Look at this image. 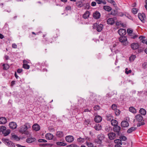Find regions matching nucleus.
<instances>
[{
  "mask_svg": "<svg viewBox=\"0 0 147 147\" xmlns=\"http://www.w3.org/2000/svg\"><path fill=\"white\" fill-rule=\"evenodd\" d=\"M57 137L59 138H61L63 136V132L61 131H57L56 134Z\"/></svg>",
  "mask_w": 147,
  "mask_h": 147,
  "instance_id": "obj_25",
  "label": "nucleus"
},
{
  "mask_svg": "<svg viewBox=\"0 0 147 147\" xmlns=\"http://www.w3.org/2000/svg\"><path fill=\"white\" fill-rule=\"evenodd\" d=\"M80 1H77L76 2L77 6L78 7H81L84 5V4L83 3L85 0H80Z\"/></svg>",
  "mask_w": 147,
  "mask_h": 147,
  "instance_id": "obj_13",
  "label": "nucleus"
},
{
  "mask_svg": "<svg viewBox=\"0 0 147 147\" xmlns=\"http://www.w3.org/2000/svg\"><path fill=\"white\" fill-rule=\"evenodd\" d=\"M145 124V123L144 122H139L137 123V127H139L141 125H143Z\"/></svg>",
  "mask_w": 147,
  "mask_h": 147,
  "instance_id": "obj_49",
  "label": "nucleus"
},
{
  "mask_svg": "<svg viewBox=\"0 0 147 147\" xmlns=\"http://www.w3.org/2000/svg\"><path fill=\"white\" fill-rule=\"evenodd\" d=\"M114 142L115 143L119 144L121 145H122V143L121 142V141L120 139H116L114 140Z\"/></svg>",
  "mask_w": 147,
  "mask_h": 147,
  "instance_id": "obj_39",
  "label": "nucleus"
},
{
  "mask_svg": "<svg viewBox=\"0 0 147 147\" xmlns=\"http://www.w3.org/2000/svg\"><path fill=\"white\" fill-rule=\"evenodd\" d=\"M107 1L111 3H113V5L114 6H115L116 4L115 2V1L113 0H107Z\"/></svg>",
  "mask_w": 147,
  "mask_h": 147,
  "instance_id": "obj_43",
  "label": "nucleus"
},
{
  "mask_svg": "<svg viewBox=\"0 0 147 147\" xmlns=\"http://www.w3.org/2000/svg\"><path fill=\"white\" fill-rule=\"evenodd\" d=\"M6 145L9 147H15L14 143L10 141L7 143V144Z\"/></svg>",
  "mask_w": 147,
  "mask_h": 147,
  "instance_id": "obj_29",
  "label": "nucleus"
},
{
  "mask_svg": "<svg viewBox=\"0 0 147 147\" xmlns=\"http://www.w3.org/2000/svg\"><path fill=\"white\" fill-rule=\"evenodd\" d=\"M93 26H96V30L98 32H100L103 28V25L101 24L97 25V23H95Z\"/></svg>",
  "mask_w": 147,
  "mask_h": 147,
  "instance_id": "obj_6",
  "label": "nucleus"
},
{
  "mask_svg": "<svg viewBox=\"0 0 147 147\" xmlns=\"http://www.w3.org/2000/svg\"><path fill=\"white\" fill-rule=\"evenodd\" d=\"M28 124V123H26L24 125L21 126L19 129V131L22 134L26 135L29 134V132L27 130Z\"/></svg>",
  "mask_w": 147,
  "mask_h": 147,
  "instance_id": "obj_1",
  "label": "nucleus"
},
{
  "mask_svg": "<svg viewBox=\"0 0 147 147\" xmlns=\"http://www.w3.org/2000/svg\"><path fill=\"white\" fill-rule=\"evenodd\" d=\"M100 108V107L99 105H96L94 107V110L96 111L98 110Z\"/></svg>",
  "mask_w": 147,
  "mask_h": 147,
  "instance_id": "obj_46",
  "label": "nucleus"
},
{
  "mask_svg": "<svg viewBox=\"0 0 147 147\" xmlns=\"http://www.w3.org/2000/svg\"><path fill=\"white\" fill-rule=\"evenodd\" d=\"M33 129L36 131H38L40 129V126L37 124H35L32 126Z\"/></svg>",
  "mask_w": 147,
  "mask_h": 147,
  "instance_id": "obj_19",
  "label": "nucleus"
},
{
  "mask_svg": "<svg viewBox=\"0 0 147 147\" xmlns=\"http://www.w3.org/2000/svg\"><path fill=\"white\" fill-rule=\"evenodd\" d=\"M65 139L67 142H71L74 140V138L73 136H68L65 137Z\"/></svg>",
  "mask_w": 147,
  "mask_h": 147,
  "instance_id": "obj_9",
  "label": "nucleus"
},
{
  "mask_svg": "<svg viewBox=\"0 0 147 147\" xmlns=\"http://www.w3.org/2000/svg\"><path fill=\"white\" fill-rule=\"evenodd\" d=\"M139 112L141 114L143 115H145L146 114V111L143 108H141Z\"/></svg>",
  "mask_w": 147,
  "mask_h": 147,
  "instance_id": "obj_30",
  "label": "nucleus"
},
{
  "mask_svg": "<svg viewBox=\"0 0 147 147\" xmlns=\"http://www.w3.org/2000/svg\"><path fill=\"white\" fill-rule=\"evenodd\" d=\"M96 3L95 2H92L91 4V5L92 6H94L96 5Z\"/></svg>",
  "mask_w": 147,
  "mask_h": 147,
  "instance_id": "obj_62",
  "label": "nucleus"
},
{
  "mask_svg": "<svg viewBox=\"0 0 147 147\" xmlns=\"http://www.w3.org/2000/svg\"><path fill=\"white\" fill-rule=\"evenodd\" d=\"M17 46L15 43H13L12 45V47L13 48L16 49L17 48Z\"/></svg>",
  "mask_w": 147,
  "mask_h": 147,
  "instance_id": "obj_60",
  "label": "nucleus"
},
{
  "mask_svg": "<svg viewBox=\"0 0 147 147\" xmlns=\"http://www.w3.org/2000/svg\"><path fill=\"white\" fill-rule=\"evenodd\" d=\"M121 111L119 110L116 109L115 110V115L118 116L119 115Z\"/></svg>",
  "mask_w": 147,
  "mask_h": 147,
  "instance_id": "obj_41",
  "label": "nucleus"
},
{
  "mask_svg": "<svg viewBox=\"0 0 147 147\" xmlns=\"http://www.w3.org/2000/svg\"><path fill=\"white\" fill-rule=\"evenodd\" d=\"M9 127L12 129H16L17 127L16 123L14 122H11L9 123Z\"/></svg>",
  "mask_w": 147,
  "mask_h": 147,
  "instance_id": "obj_12",
  "label": "nucleus"
},
{
  "mask_svg": "<svg viewBox=\"0 0 147 147\" xmlns=\"http://www.w3.org/2000/svg\"><path fill=\"white\" fill-rule=\"evenodd\" d=\"M115 127L113 128V130L114 132L117 133V134L119 136L121 134V133L120 131L121 130V127L118 125L114 126Z\"/></svg>",
  "mask_w": 147,
  "mask_h": 147,
  "instance_id": "obj_5",
  "label": "nucleus"
},
{
  "mask_svg": "<svg viewBox=\"0 0 147 147\" xmlns=\"http://www.w3.org/2000/svg\"><path fill=\"white\" fill-rule=\"evenodd\" d=\"M131 11L134 14H136L138 12V9L136 8H134L132 9Z\"/></svg>",
  "mask_w": 147,
  "mask_h": 147,
  "instance_id": "obj_42",
  "label": "nucleus"
},
{
  "mask_svg": "<svg viewBox=\"0 0 147 147\" xmlns=\"http://www.w3.org/2000/svg\"><path fill=\"white\" fill-rule=\"evenodd\" d=\"M120 139L121 140L125 141L127 140V138L125 136H122L120 137Z\"/></svg>",
  "mask_w": 147,
  "mask_h": 147,
  "instance_id": "obj_47",
  "label": "nucleus"
},
{
  "mask_svg": "<svg viewBox=\"0 0 147 147\" xmlns=\"http://www.w3.org/2000/svg\"><path fill=\"white\" fill-rule=\"evenodd\" d=\"M129 123L126 121H123L121 123V126L123 127H127L129 126Z\"/></svg>",
  "mask_w": 147,
  "mask_h": 147,
  "instance_id": "obj_17",
  "label": "nucleus"
},
{
  "mask_svg": "<svg viewBox=\"0 0 147 147\" xmlns=\"http://www.w3.org/2000/svg\"><path fill=\"white\" fill-rule=\"evenodd\" d=\"M38 141L40 142H47V141L46 140L43 139H39L38 140Z\"/></svg>",
  "mask_w": 147,
  "mask_h": 147,
  "instance_id": "obj_51",
  "label": "nucleus"
},
{
  "mask_svg": "<svg viewBox=\"0 0 147 147\" xmlns=\"http://www.w3.org/2000/svg\"><path fill=\"white\" fill-rule=\"evenodd\" d=\"M84 5H85L86 6V7H85V8L86 9H89V7H90V5H89V3H87L86 4H84Z\"/></svg>",
  "mask_w": 147,
  "mask_h": 147,
  "instance_id": "obj_58",
  "label": "nucleus"
},
{
  "mask_svg": "<svg viewBox=\"0 0 147 147\" xmlns=\"http://www.w3.org/2000/svg\"><path fill=\"white\" fill-rule=\"evenodd\" d=\"M16 146L18 147H26L25 146H22L19 144H17Z\"/></svg>",
  "mask_w": 147,
  "mask_h": 147,
  "instance_id": "obj_64",
  "label": "nucleus"
},
{
  "mask_svg": "<svg viewBox=\"0 0 147 147\" xmlns=\"http://www.w3.org/2000/svg\"><path fill=\"white\" fill-rule=\"evenodd\" d=\"M136 56L135 55H132L129 57V60L131 61H133L136 58Z\"/></svg>",
  "mask_w": 147,
  "mask_h": 147,
  "instance_id": "obj_34",
  "label": "nucleus"
},
{
  "mask_svg": "<svg viewBox=\"0 0 147 147\" xmlns=\"http://www.w3.org/2000/svg\"><path fill=\"white\" fill-rule=\"evenodd\" d=\"M129 110L130 112L134 113H136V109L133 107H130L129 108Z\"/></svg>",
  "mask_w": 147,
  "mask_h": 147,
  "instance_id": "obj_31",
  "label": "nucleus"
},
{
  "mask_svg": "<svg viewBox=\"0 0 147 147\" xmlns=\"http://www.w3.org/2000/svg\"><path fill=\"white\" fill-rule=\"evenodd\" d=\"M103 9L106 11L108 12L112 10V8L110 6L107 5L104 6L103 7Z\"/></svg>",
  "mask_w": 147,
  "mask_h": 147,
  "instance_id": "obj_26",
  "label": "nucleus"
},
{
  "mask_svg": "<svg viewBox=\"0 0 147 147\" xmlns=\"http://www.w3.org/2000/svg\"><path fill=\"white\" fill-rule=\"evenodd\" d=\"M111 123L112 125L115 126L117 125L118 122L116 120L112 119L111 121Z\"/></svg>",
  "mask_w": 147,
  "mask_h": 147,
  "instance_id": "obj_28",
  "label": "nucleus"
},
{
  "mask_svg": "<svg viewBox=\"0 0 147 147\" xmlns=\"http://www.w3.org/2000/svg\"><path fill=\"white\" fill-rule=\"evenodd\" d=\"M93 16V18L96 19H99L100 16V13L98 11H96L94 12Z\"/></svg>",
  "mask_w": 147,
  "mask_h": 147,
  "instance_id": "obj_11",
  "label": "nucleus"
},
{
  "mask_svg": "<svg viewBox=\"0 0 147 147\" xmlns=\"http://www.w3.org/2000/svg\"><path fill=\"white\" fill-rule=\"evenodd\" d=\"M96 130L99 131L102 128L101 126L99 124H96L94 127Z\"/></svg>",
  "mask_w": 147,
  "mask_h": 147,
  "instance_id": "obj_27",
  "label": "nucleus"
},
{
  "mask_svg": "<svg viewBox=\"0 0 147 147\" xmlns=\"http://www.w3.org/2000/svg\"><path fill=\"white\" fill-rule=\"evenodd\" d=\"M107 22L108 24L112 25L115 23V21L113 18H109L107 20Z\"/></svg>",
  "mask_w": 147,
  "mask_h": 147,
  "instance_id": "obj_22",
  "label": "nucleus"
},
{
  "mask_svg": "<svg viewBox=\"0 0 147 147\" xmlns=\"http://www.w3.org/2000/svg\"><path fill=\"white\" fill-rule=\"evenodd\" d=\"M109 138L110 140H113L116 138V134L112 132L108 134Z\"/></svg>",
  "mask_w": 147,
  "mask_h": 147,
  "instance_id": "obj_10",
  "label": "nucleus"
},
{
  "mask_svg": "<svg viewBox=\"0 0 147 147\" xmlns=\"http://www.w3.org/2000/svg\"><path fill=\"white\" fill-rule=\"evenodd\" d=\"M45 137L47 139L51 140L53 138V136L51 133H48L46 134Z\"/></svg>",
  "mask_w": 147,
  "mask_h": 147,
  "instance_id": "obj_18",
  "label": "nucleus"
},
{
  "mask_svg": "<svg viewBox=\"0 0 147 147\" xmlns=\"http://www.w3.org/2000/svg\"><path fill=\"white\" fill-rule=\"evenodd\" d=\"M97 137L101 141L104 138V135L102 134L98 135Z\"/></svg>",
  "mask_w": 147,
  "mask_h": 147,
  "instance_id": "obj_36",
  "label": "nucleus"
},
{
  "mask_svg": "<svg viewBox=\"0 0 147 147\" xmlns=\"http://www.w3.org/2000/svg\"><path fill=\"white\" fill-rule=\"evenodd\" d=\"M23 71L22 69H18L17 72L18 73H20Z\"/></svg>",
  "mask_w": 147,
  "mask_h": 147,
  "instance_id": "obj_59",
  "label": "nucleus"
},
{
  "mask_svg": "<svg viewBox=\"0 0 147 147\" xmlns=\"http://www.w3.org/2000/svg\"><path fill=\"white\" fill-rule=\"evenodd\" d=\"M89 138L88 137L84 136V138H82L81 137H80L77 139L78 142L80 144H82L86 140H88Z\"/></svg>",
  "mask_w": 147,
  "mask_h": 147,
  "instance_id": "obj_4",
  "label": "nucleus"
},
{
  "mask_svg": "<svg viewBox=\"0 0 147 147\" xmlns=\"http://www.w3.org/2000/svg\"><path fill=\"white\" fill-rule=\"evenodd\" d=\"M117 11L116 10H113L110 13V15H112L114 16H115L117 14Z\"/></svg>",
  "mask_w": 147,
  "mask_h": 147,
  "instance_id": "obj_35",
  "label": "nucleus"
},
{
  "mask_svg": "<svg viewBox=\"0 0 147 147\" xmlns=\"http://www.w3.org/2000/svg\"><path fill=\"white\" fill-rule=\"evenodd\" d=\"M23 67L25 69H28L30 68V66L27 64H23Z\"/></svg>",
  "mask_w": 147,
  "mask_h": 147,
  "instance_id": "obj_40",
  "label": "nucleus"
},
{
  "mask_svg": "<svg viewBox=\"0 0 147 147\" xmlns=\"http://www.w3.org/2000/svg\"><path fill=\"white\" fill-rule=\"evenodd\" d=\"M106 117L107 120L109 121L111 120L112 118V117L110 115H107Z\"/></svg>",
  "mask_w": 147,
  "mask_h": 147,
  "instance_id": "obj_54",
  "label": "nucleus"
},
{
  "mask_svg": "<svg viewBox=\"0 0 147 147\" xmlns=\"http://www.w3.org/2000/svg\"><path fill=\"white\" fill-rule=\"evenodd\" d=\"M87 145L89 147H93V144L92 143H89L86 142Z\"/></svg>",
  "mask_w": 147,
  "mask_h": 147,
  "instance_id": "obj_57",
  "label": "nucleus"
},
{
  "mask_svg": "<svg viewBox=\"0 0 147 147\" xmlns=\"http://www.w3.org/2000/svg\"><path fill=\"white\" fill-rule=\"evenodd\" d=\"M67 147H78V146L76 145L75 144H71L67 146Z\"/></svg>",
  "mask_w": 147,
  "mask_h": 147,
  "instance_id": "obj_53",
  "label": "nucleus"
},
{
  "mask_svg": "<svg viewBox=\"0 0 147 147\" xmlns=\"http://www.w3.org/2000/svg\"><path fill=\"white\" fill-rule=\"evenodd\" d=\"M48 145H49V144H40V146L46 147Z\"/></svg>",
  "mask_w": 147,
  "mask_h": 147,
  "instance_id": "obj_56",
  "label": "nucleus"
},
{
  "mask_svg": "<svg viewBox=\"0 0 147 147\" xmlns=\"http://www.w3.org/2000/svg\"><path fill=\"white\" fill-rule=\"evenodd\" d=\"M11 139L12 140L13 139H14L16 140H19L20 138L17 135L11 134Z\"/></svg>",
  "mask_w": 147,
  "mask_h": 147,
  "instance_id": "obj_24",
  "label": "nucleus"
},
{
  "mask_svg": "<svg viewBox=\"0 0 147 147\" xmlns=\"http://www.w3.org/2000/svg\"><path fill=\"white\" fill-rule=\"evenodd\" d=\"M2 140L3 142L6 145L7 144V143L9 142L10 141L8 139L3 138L2 139Z\"/></svg>",
  "mask_w": 147,
  "mask_h": 147,
  "instance_id": "obj_38",
  "label": "nucleus"
},
{
  "mask_svg": "<svg viewBox=\"0 0 147 147\" xmlns=\"http://www.w3.org/2000/svg\"><path fill=\"white\" fill-rule=\"evenodd\" d=\"M118 33L119 35L121 36H124L126 33L125 29L123 28H120L118 31Z\"/></svg>",
  "mask_w": 147,
  "mask_h": 147,
  "instance_id": "obj_8",
  "label": "nucleus"
},
{
  "mask_svg": "<svg viewBox=\"0 0 147 147\" xmlns=\"http://www.w3.org/2000/svg\"><path fill=\"white\" fill-rule=\"evenodd\" d=\"M96 1L97 3L99 4H101L102 2V1L100 0H96Z\"/></svg>",
  "mask_w": 147,
  "mask_h": 147,
  "instance_id": "obj_63",
  "label": "nucleus"
},
{
  "mask_svg": "<svg viewBox=\"0 0 147 147\" xmlns=\"http://www.w3.org/2000/svg\"><path fill=\"white\" fill-rule=\"evenodd\" d=\"M138 16L140 20L143 23L144 22V19L146 18V16L144 13H139L138 14Z\"/></svg>",
  "mask_w": 147,
  "mask_h": 147,
  "instance_id": "obj_7",
  "label": "nucleus"
},
{
  "mask_svg": "<svg viewBox=\"0 0 147 147\" xmlns=\"http://www.w3.org/2000/svg\"><path fill=\"white\" fill-rule=\"evenodd\" d=\"M139 47V45L137 43H134L131 45V47L133 50L137 49Z\"/></svg>",
  "mask_w": 147,
  "mask_h": 147,
  "instance_id": "obj_14",
  "label": "nucleus"
},
{
  "mask_svg": "<svg viewBox=\"0 0 147 147\" xmlns=\"http://www.w3.org/2000/svg\"><path fill=\"white\" fill-rule=\"evenodd\" d=\"M117 106L115 104H113L111 106V108L113 110H115L117 109Z\"/></svg>",
  "mask_w": 147,
  "mask_h": 147,
  "instance_id": "obj_44",
  "label": "nucleus"
},
{
  "mask_svg": "<svg viewBox=\"0 0 147 147\" xmlns=\"http://www.w3.org/2000/svg\"><path fill=\"white\" fill-rule=\"evenodd\" d=\"M102 120V118L99 115L96 116L94 118V121L97 123L100 122Z\"/></svg>",
  "mask_w": 147,
  "mask_h": 147,
  "instance_id": "obj_16",
  "label": "nucleus"
},
{
  "mask_svg": "<svg viewBox=\"0 0 147 147\" xmlns=\"http://www.w3.org/2000/svg\"><path fill=\"white\" fill-rule=\"evenodd\" d=\"M90 121L89 120H85L84 122V124L85 125H88V124H90Z\"/></svg>",
  "mask_w": 147,
  "mask_h": 147,
  "instance_id": "obj_48",
  "label": "nucleus"
},
{
  "mask_svg": "<svg viewBox=\"0 0 147 147\" xmlns=\"http://www.w3.org/2000/svg\"><path fill=\"white\" fill-rule=\"evenodd\" d=\"M90 15V12L89 11H87L83 15V17L85 19L88 18L89 17Z\"/></svg>",
  "mask_w": 147,
  "mask_h": 147,
  "instance_id": "obj_23",
  "label": "nucleus"
},
{
  "mask_svg": "<svg viewBox=\"0 0 147 147\" xmlns=\"http://www.w3.org/2000/svg\"><path fill=\"white\" fill-rule=\"evenodd\" d=\"M136 129V127H131L127 130V132L128 133H130L133 131H135Z\"/></svg>",
  "mask_w": 147,
  "mask_h": 147,
  "instance_id": "obj_32",
  "label": "nucleus"
},
{
  "mask_svg": "<svg viewBox=\"0 0 147 147\" xmlns=\"http://www.w3.org/2000/svg\"><path fill=\"white\" fill-rule=\"evenodd\" d=\"M7 122L6 118L5 117H0V124H4Z\"/></svg>",
  "mask_w": 147,
  "mask_h": 147,
  "instance_id": "obj_20",
  "label": "nucleus"
},
{
  "mask_svg": "<svg viewBox=\"0 0 147 147\" xmlns=\"http://www.w3.org/2000/svg\"><path fill=\"white\" fill-rule=\"evenodd\" d=\"M11 86H13L15 84V81L14 80H13L11 82Z\"/></svg>",
  "mask_w": 147,
  "mask_h": 147,
  "instance_id": "obj_61",
  "label": "nucleus"
},
{
  "mask_svg": "<svg viewBox=\"0 0 147 147\" xmlns=\"http://www.w3.org/2000/svg\"><path fill=\"white\" fill-rule=\"evenodd\" d=\"M36 140V139L34 138H28L26 139V142L28 143H31L34 141Z\"/></svg>",
  "mask_w": 147,
  "mask_h": 147,
  "instance_id": "obj_21",
  "label": "nucleus"
},
{
  "mask_svg": "<svg viewBox=\"0 0 147 147\" xmlns=\"http://www.w3.org/2000/svg\"><path fill=\"white\" fill-rule=\"evenodd\" d=\"M95 142L98 144H100L102 143V141L100 140L98 138L95 140Z\"/></svg>",
  "mask_w": 147,
  "mask_h": 147,
  "instance_id": "obj_45",
  "label": "nucleus"
},
{
  "mask_svg": "<svg viewBox=\"0 0 147 147\" xmlns=\"http://www.w3.org/2000/svg\"><path fill=\"white\" fill-rule=\"evenodd\" d=\"M56 144L57 145L60 146H65L67 145V144L65 143H64L63 142H56Z\"/></svg>",
  "mask_w": 147,
  "mask_h": 147,
  "instance_id": "obj_37",
  "label": "nucleus"
},
{
  "mask_svg": "<svg viewBox=\"0 0 147 147\" xmlns=\"http://www.w3.org/2000/svg\"><path fill=\"white\" fill-rule=\"evenodd\" d=\"M127 31L128 34H131L133 32V30L130 28L127 29Z\"/></svg>",
  "mask_w": 147,
  "mask_h": 147,
  "instance_id": "obj_55",
  "label": "nucleus"
},
{
  "mask_svg": "<svg viewBox=\"0 0 147 147\" xmlns=\"http://www.w3.org/2000/svg\"><path fill=\"white\" fill-rule=\"evenodd\" d=\"M11 132L9 129L6 130V128L3 126H1L0 127V132H2L3 136H7Z\"/></svg>",
  "mask_w": 147,
  "mask_h": 147,
  "instance_id": "obj_2",
  "label": "nucleus"
},
{
  "mask_svg": "<svg viewBox=\"0 0 147 147\" xmlns=\"http://www.w3.org/2000/svg\"><path fill=\"white\" fill-rule=\"evenodd\" d=\"M71 7L69 5L65 7V9L66 11L71 10Z\"/></svg>",
  "mask_w": 147,
  "mask_h": 147,
  "instance_id": "obj_50",
  "label": "nucleus"
},
{
  "mask_svg": "<svg viewBox=\"0 0 147 147\" xmlns=\"http://www.w3.org/2000/svg\"><path fill=\"white\" fill-rule=\"evenodd\" d=\"M147 65V63L146 62H144L142 64V67L143 68L145 69L146 67V66Z\"/></svg>",
  "mask_w": 147,
  "mask_h": 147,
  "instance_id": "obj_52",
  "label": "nucleus"
},
{
  "mask_svg": "<svg viewBox=\"0 0 147 147\" xmlns=\"http://www.w3.org/2000/svg\"><path fill=\"white\" fill-rule=\"evenodd\" d=\"M119 41L122 43H123V45L126 46L128 44V42L127 41V39L125 36H121L119 38Z\"/></svg>",
  "mask_w": 147,
  "mask_h": 147,
  "instance_id": "obj_3",
  "label": "nucleus"
},
{
  "mask_svg": "<svg viewBox=\"0 0 147 147\" xmlns=\"http://www.w3.org/2000/svg\"><path fill=\"white\" fill-rule=\"evenodd\" d=\"M3 67V69L4 70H7L9 67V65L7 64H3L2 65Z\"/></svg>",
  "mask_w": 147,
  "mask_h": 147,
  "instance_id": "obj_33",
  "label": "nucleus"
},
{
  "mask_svg": "<svg viewBox=\"0 0 147 147\" xmlns=\"http://www.w3.org/2000/svg\"><path fill=\"white\" fill-rule=\"evenodd\" d=\"M135 119L138 121H141L143 119V117L140 114H138L135 116Z\"/></svg>",
  "mask_w": 147,
  "mask_h": 147,
  "instance_id": "obj_15",
  "label": "nucleus"
}]
</instances>
